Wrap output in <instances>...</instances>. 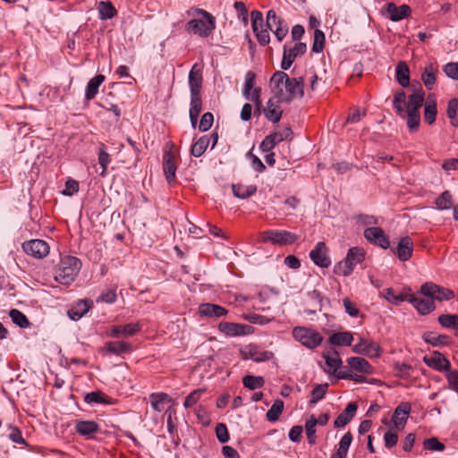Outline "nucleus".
I'll use <instances>...</instances> for the list:
<instances>
[{
    "instance_id": "f257e3e1",
    "label": "nucleus",
    "mask_w": 458,
    "mask_h": 458,
    "mask_svg": "<svg viewBox=\"0 0 458 458\" xmlns=\"http://www.w3.org/2000/svg\"><path fill=\"white\" fill-rule=\"evenodd\" d=\"M194 13L203 17L201 19H193L189 21L185 29L188 32L198 35L201 38H208L216 29L215 17L206 10L197 8Z\"/></svg>"
},
{
    "instance_id": "f03ea898",
    "label": "nucleus",
    "mask_w": 458,
    "mask_h": 458,
    "mask_svg": "<svg viewBox=\"0 0 458 458\" xmlns=\"http://www.w3.org/2000/svg\"><path fill=\"white\" fill-rule=\"evenodd\" d=\"M81 268V260L72 256H66L60 261L55 278L62 284L69 285L76 278Z\"/></svg>"
},
{
    "instance_id": "7ed1b4c3",
    "label": "nucleus",
    "mask_w": 458,
    "mask_h": 458,
    "mask_svg": "<svg viewBox=\"0 0 458 458\" xmlns=\"http://www.w3.org/2000/svg\"><path fill=\"white\" fill-rule=\"evenodd\" d=\"M365 250L360 247H352L349 249L345 259L338 262L334 267V273L338 276H350L355 266L360 264L365 259Z\"/></svg>"
},
{
    "instance_id": "20e7f679",
    "label": "nucleus",
    "mask_w": 458,
    "mask_h": 458,
    "mask_svg": "<svg viewBox=\"0 0 458 458\" xmlns=\"http://www.w3.org/2000/svg\"><path fill=\"white\" fill-rule=\"evenodd\" d=\"M293 338L309 349H315L323 341V336L318 331L306 327H295L293 329Z\"/></svg>"
},
{
    "instance_id": "39448f33",
    "label": "nucleus",
    "mask_w": 458,
    "mask_h": 458,
    "mask_svg": "<svg viewBox=\"0 0 458 458\" xmlns=\"http://www.w3.org/2000/svg\"><path fill=\"white\" fill-rule=\"evenodd\" d=\"M263 242L276 245H290L298 240V235L285 230H267L261 234Z\"/></svg>"
},
{
    "instance_id": "423d86ee",
    "label": "nucleus",
    "mask_w": 458,
    "mask_h": 458,
    "mask_svg": "<svg viewBox=\"0 0 458 458\" xmlns=\"http://www.w3.org/2000/svg\"><path fill=\"white\" fill-rule=\"evenodd\" d=\"M420 293L428 298L442 301L454 298V292L432 282L425 283L420 287Z\"/></svg>"
},
{
    "instance_id": "0eeeda50",
    "label": "nucleus",
    "mask_w": 458,
    "mask_h": 458,
    "mask_svg": "<svg viewBox=\"0 0 458 458\" xmlns=\"http://www.w3.org/2000/svg\"><path fill=\"white\" fill-rule=\"evenodd\" d=\"M411 407L409 403H402L398 405L393 414L392 421L386 419L382 420V423L387 425L392 429L403 430L406 425Z\"/></svg>"
},
{
    "instance_id": "6e6552de",
    "label": "nucleus",
    "mask_w": 458,
    "mask_h": 458,
    "mask_svg": "<svg viewBox=\"0 0 458 458\" xmlns=\"http://www.w3.org/2000/svg\"><path fill=\"white\" fill-rule=\"evenodd\" d=\"M24 252L34 259H41L49 253V245L47 242L39 239L27 241L22 243Z\"/></svg>"
},
{
    "instance_id": "1a4fd4ad",
    "label": "nucleus",
    "mask_w": 458,
    "mask_h": 458,
    "mask_svg": "<svg viewBox=\"0 0 458 458\" xmlns=\"http://www.w3.org/2000/svg\"><path fill=\"white\" fill-rule=\"evenodd\" d=\"M352 352L370 358L378 357L381 354V347L376 342L360 337L359 342L352 346Z\"/></svg>"
},
{
    "instance_id": "9d476101",
    "label": "nucleus",
    "mask_w": 458,
    "mask_h": 458,
    "mask_svg": "<svg viewBox=\"0 0 458 458\" xmlns=\"http://www.w3.org/2000/svg\"><path fill=\"white\" fill-rule=\"evenodd\" d=\"M241 355L243 360H252L256 362L270 360L274 358V353L269 351H262L255 344H249L241 350Z\"/></svg>"
},
{
    "instance_id": "9b49d317",
    "label": "nucleus",
    "mask_w": 458,
    "mask_h": 458,
    "mask_svg": "<svg viewBox=\"0 0 458 458\" xmlns=\"http://www.w3.org/2000/svg\"><path fill=\"white\" fill-rule=\"evenodd\" d=\"M307 51V46L305 43L298 42L295 43V45L291 47L287 48V47L284 46V55H283V60L281 63V68L284 71L288 70L294 60L302 55L305 54Z\"/></svg>"
},
{
    "instance_id": "f8f14e48",
    "label": "nucleus",
    "mask_w": 458,
    "mask_h": 458,
    "mask_svg": "<svg viewBox=\"0 0 458 458\" xmlns=\"http://www.w3.org/2000/svg\"><path fill=\"white\" fill-rule=\"evenodd\" d=\"M286 94L283 93L280 100L290 102L295 98H302L303 96V79L302 77L289 78L285 86Z\"/></svg>"
},
{
    "instance_id": "ddd939ff",
    "label": "nucleus",
    "mask_w": 458,
    "mask_h": 458,
    "mask_svg": "<svg viewBox=\"0 0 458 458\" xmlns=\"http://www.w3.org/2000/svg\"><path fill=\"white\" fill-rule=\"evenodd\" d=\"M364 237L369 242L377 245L383 249H387L390 245L389 238L382 228L371 226L364 230Z\"/></svg>"
},
{
    "instance_id": "4468645a",
    "label": "nucleus",
    "mask_w": 458,
    "mask_h": 458,
    "mask_svg": "<svg viewBox=\"0 0 458 458\" xmlns=\"http://www.w3.org/2000/svg\"><path fill=\"white\" fill-rule=\"evenodd\" d=\"M328 250L324 242H318L315 248L310 252V259L318 267L327 268L331 265L328 257Z\"/></svg>"
},
{
    "instance_id": "2eb2a0df",
    "label": "nucleus",
    "mask_w": 458,
    "mask_h": 458,
    "mask_svg": "<svg viewBox=\"0 0 458 458\" xmlns=\"http://www.w3.org/2000/svg\"><path fill=\"white\" fill-rule=\"evenodd\" d=\"M218 329L228 336L246 335L251 332L250 326L233 322H220Z\"/></svg>"
},
{
    "instance_id": "dca6fc26",
    "label": "nucleus",
    "mask_w": 458,
    "mask_h": 458,
    "mask_svg": "<svg viewBox=\"0 0 458 458\" xmlns=\"http://www.w3.org/2000/svg\"><path fill=\"white\" fill-rule=\"evenodd\" d=\"M423 361L429 368L437 371H448L450 369L449 360L440 352H434L431 355H426Z\"/></svg>"
},
{
    "instance_id": "f3484780",
    "label": "nucleus",
    "mask_w": 458,
    "mask_h": 458,
    "mask_svg": "<svg viewBox=\"0 0 458 458\" xmlns=\"http://www.w3.org/2000/svg\"><path fill=\"white\" fill-rule=\"evenodd\" d=\"M408 301L411 302L421 315L428 314L436 308L434 301L430 298L423 299L411 293V292L409 293Z\"/></svg>"
},
{
    "instance_id": "a211bd4d",
    "label": "nucleus",
    "mask_w": 458,
    "mask_h": 458,
    "mask_svg": "<svg viewBox=\"0 0 458 458\" xmlns=\"http://www.w3.org/2000/svg\"><path fill=\"white\" fill-rule=\"evenodd\" d=\"M140 325L139 323H128L126 325L113 326L107 332V335L111 337L132 336L140 330Z\"/></svg>"
},
{
    "instance_id": "6ab92c4d",
    "label": "nucleus",
    "mask_w": 458,
    "mask_h": 458,
    "mask_svg": "<svg viewBox=\"0 0 458 458\" xmlns=\"http://www.w3.org/2000/svg\"><path fill=\"white\" fill-rule=\"evenodd\" d=\"M228 310L217 304L202 303L199 306V314L204 318H221L227 315Z\"/></svg>"
},
{
    "instance_id": "aec40b11",
    "label": "nucleus",
    "mask_w": 458,
    "mask_h": 458,
    "mask_svg": "<svg viewBox=\"0 0 458 458\" xmlns=\"http://www.w3.org/2000/svg\"><path fill=\"white\" fill-rule=\"evenodd\" d=\"M386 11L388 13V18L392 21H398L411 15V7L407 4L396 6L394 3H388L386 5Z\"/></svg>"
},
{
    "instance_id": "412c9836",
    "label": "nucleus",
    "mask_w": 458,
    "mask_h": 458,
    "mask_svg": "<svg viewBox=\"0 0 458 458\" xmlns=\"http://www.w3.org/2000/svg\"><path fill=\"white\" fill-rule=\"evenodd\" d=\"M413 242L409 236L402 237L394 251L401 261H407L412 256Z\"/></svg>"
},
{
    "instance_id": "4be33fe9",
    "label": "nucleus",
    "mask_w": 458,
    "mask_h": 458,
    "mask_svg": "<svg viewBox=\"0 0 458 458\" xmlns=\"http://www.w3.org/2000/svg\"><path fill=\"white\" fill-rule=\"evenodd\" d=\"M174 159V155L171 150L164 153L163 170L168 183L174 182L175 178L176 165Z\"/></svg>"
},
{
    "instance_id": "5701e85b",
    "label": "nucleus",
    "mask_w": 458,
    "mask_h": 458,
    "mask_svg": "<svg viewBox=\"0 0 458 458\" xmlns=\"http://www.w3.org/2000/svg\"><path fill=\"white\" fill-rule=\"evenodd\" d=\"M75 429L79 435L90 438L94 433L100 430V427L94 420H78L75 421Z\"/></svg>"
},
{
    "instance_id": "b1692460",
    "label": "nucleus",
    "mask_w": 458,
    "mask_h": 458,
    "mask_svg": "<svg viewBox=\"0 0 458 458\" xmlns=\"http://www.w3.org/2000/svg\"><path fill=\"white\" fill-rule=\"evenodd\" d=\"M358 405L355 403H349L343 412L334 421L335 428H342L347 425L355 416Z\"/></svg>"
},
{
    "instance_id": "393cba45",
    "label": "nucleus",
    "mask_w": 458,
    "mask_h": 458,
    "mask_svg": "<svg viewBox=\"0 0 458 458\" xmlns=\"http://www.w3.org/2000/svg\"><path fill=\"white\" fill-rule=\"evenodd\" d=\"M132 350L131 344L124 341H114L108 342L104 346V351L106 353L122 355L123 353H129Z\"/></svg>"
},
{
    "instance_id": "a878e982",
    "label": "nucleus",
    "mask_w": 458,
    "mask_h": 458,
    "mask_svg": "<svg viewBox=\"0 0 458 458\" xmlns=\"http://www.w3.org/2000/svg\"><path fill=\"white\" fill-rule=\"evenodd\" d=\"M189 86L191 94L200 93L202 86V72L194 64L189 73Z\"/></svg>"
},
{
    "instance_id": "bb28decb",
    "label": "nucleus",
    "mask_w": 458,
    "mask_h": 458,
    "mask_svg": "<svg viewBox=\"0 0 458 458\" xmlns=\"http://www.w3.org/2000/svg\"><path fill=\"white\" fill-rule=\"evenodd\" d=\"M279 101H281L280 98L278 100L270 98L267 108L264 109L265 116L272 123H278L281 119L283 111L278 106Z\"/></svg>"
},
{
    "instance_id": "cd10ccee",
    "label": "nucleus",
    "mask_w": 458,
    "mask_h": 458,
    "mask_svg": "<svg viewBox=\"0 0 458 458\" xmlns=\"http://www.w3.org/2000/svg\"><path fill=\"white\" fill-rule=\"evenodd\" d=\"M105 79L104 75L98 74L89 81L85 89V99L87 101L93 99L97 96L98 88L104 82Z\"/></svg>"
},
{
    "instance_id": "c85d7f7f",
    "label": "nucleus",
    "mask_w": 458,
    "mask_h": 458,
    "mask_svg": "<svg viewBox=\"0 0 458 458\" xmlns=\"http://www.w3.org/2000/svg\"><path fill=\"white\" fill-rule=\"evenodd\" d=\"M92 306L91 301L81 300L68 311V316L72 320H79L85 315Z\"/></svg>"
},
{
    "instance_id": "c756f323",
    "label": "nucleus",
    "mask_w": 458,
    "mask_h": 458,
    "mask_svg": "<svg viewBox=\"0 0 458 458\" xmlns=\"http://www.w3.org/2000/svg\"><path fill=\"white\" fill-rule=\"evenodd\" d=\"M348 365L354 370L365 374H372L373 368L369 361L361 357H351L347 359Z\"/></svg>"
},
{
    "instance_id": "7c9ffc66",
    "label": "nucleus",
    "mask_w": 458,
    "mask_h": 458,
    "mask_svg": "<svg viewBox=\"0 0 458 458\" xmlns=\"http://www.w3.org/2000/svg\"><path fill=\"white\" fill-rule=\"evenodd\" d=\"M395 78L402 87L406 88L409 86L410 69L405 62L401 61L397 64L395 68Z\"/></svg>"
},
{
    "instance_id": "2f4dec72",
    "label": "nucleus",
    "mask_w": 458,
    "mask_h": 458,
    "mask_svg": "<svg viewBox=\"0 0 458 458\" xmlns=\"http://www.w3.org/2000/svg\"><path fill=\"white\" fill-rule=\"evenodd\" d=\"M287 81H289V76L284 72H276L270 79V84L276 89V93L279 95V98H281L283 95V88L286 86Z\"/></svg>"
},
{
    "instance_id": "473e14b6",
    "label": "nucleus",
    "mask_w": 458,
    "mask_h": 458,
    "mask_svg": "<svg viewBox=\"0 0 458 458\" xmlns=\"http://www.w3.org/2000/svg\"><path fill=\"white\" fill-rule=\"evenodd\" d=\"M437 72V68L433 64H429L424 68L421 74V81L428 90L432 89L436 83Z\"/></svg>"
},
{
    "instance_id": "72a5a7b5",
    "label": "nucleus",
    "mask_w": 458,
    "mask_h": 458,
    "mask_svg": "<svg viewBox=\"0 0 458 458\" xmlns=\"http://www.w3.org/2000/svg\"><path fill=\"white\" fill-rule=\"evenodd\" d=\"M424 92L421 88L409 96V101L406 103V110L411 112H420V108L424 102Z\"/></svg>"
},
{
    "instance_id": "f704fd0d",
    "label": "nucleus",
    "mask_w": 458,
    "mask_h": 458,
    "mask_svg": "<svg viewBox=\"0 0 458 458\" xmlns=\"http://www.w3.org/2000/svg\"><path fill=\"white\" fill-rule=\"evenodd\" d=\"M393 106L396 113L404 117L406 114V95L403 89H399L394 93Z\"/></svg>"
},
{
    "instance_id": "c9c22d12",
    "label": "nucleus",
    "mask_w": 458,
    "mask_h": 458,
    "mask_svg": "<svg viewBox=\"0 0 458 458\" xmlns=\"http://www.w3.org/2000/svg\"><path fill=\"white\" fill-rule=\"evenodd\" d=\"M410 292H411L410 288H407V289L404 288L403 293H401L399 295H395L394 293V290L392 288H387L385 290L384 297L388 302H390L393 305L397 306L401 302H403L404 301H408V296H409Z\"/></svg>"
},
{
    "instance_id": "e433bc0d",
    "label": "nucleus",
    "mask_w": 458,
    "mask_h": 458,
    "mask_svg": "<svg viewBox=\"0 0 458 458\" xmlns=\"http://www.w3.org/2000/svg\"><path fill=\"white\" fill-rule=\"evenodd\" d=\"M233 193L236 198L246 199L257 191L255 185H244L242 183L233 184Z\"/></svg>"
},
{
    "instance_id": "4c0bfd02",
    "label": "nucleus",
    "mask_w": 458,
    "mask_h": 458,
    "mask_svg": "<svg viewBox=\"0 0 458 458\" xmlns=\"http://www.w3.org/2000/svg\"><path fill=\"white\" fill-rule=\"evenodd\" d=\"M353 340V335L350 332L335 333L329 337V342L333 345H346L350 346Z\"/></svg>"
},
{
    "instance_id": "58836bf2",
    "label": "nucleus",
    "mask_w": 458,
    "mask_h": 458,
    "mask_svg": "<svg viewBox=\"0 0 458 458\" xmlns=\"http://www.w3.org/2000/svg\"><path fill=\"white\" fill-rule=\"evenodd\" d=\"M84 402L88 404L110 403L109 397L100 391H94L85 394Z\"/></svg>"
},
{
    "instance_id": "ea45409f",
    "label": "nucleus",
    "mask_w": 458,
    "mask_h": 458,
    "mask_svg": "<svg viewBox=\"0 0 458 458\" xmlns=\"http://www.w3.org/2000/svg\"><path fill=\"white\" fill-rule=\"evenodd\" d=\"M98 10L99 18L101 20L112 19L117 13L114 6L109 1L99 2Z\"/></svg>"
},
{
    "instance_id": "a19ab883",
    "label": "nucleus",
    "mask_w": 458,
    "mask_h": 458,
    "mask_svg": "<svg viewBox=\"0 0 458 458\" xmlns=\"http://www.w3.org/2000/svg\"><path fill=\"white\" fill-rule=\"evenodd\" d=\"M209 145V138L207 135L200 137L191 147V153L196 157H201Z\"/></svg>"
},
{
    "instance_id": "79ce46f5",
    "label": "nucleus",
    "mask_w": 458,
    "mask_h": 458,
    "mask_svg": "<svg viewBox=\"0 0 458 458\" xmlns=\"http://www.w3.org/2000/svg\"><path fill=\"white\" fill-rule=\"evenodd\" d=\"M425 342L433 346L447 345L450 343V337L445 335H435L434 333H426L423 335Z\"/></svg>"
},
{
    "instance_id": "37998d69",
    "label": "nucleus",
    "mask_w": 458,
    "mask_h": 458,
    "mask_svg": "<svg viewBox=\"0 0 458 458\" xmlns=\"http://www.w3.org/2000/svg\"><path fill=\"white\" fill-rule=\"evenodd\" d=\"M437 321L443 327L458 330V314H442Z\"/></svg>"
},
{
    "instance_id": "c03bdc74",
    "label": "nucleus",
    "mask_w": 458,
    "mask_h": 458,
    "mask_svg": "<svg viewBox=\"0 0 458 458\" xmlns=\"http://www.w3.org/2000/svg\"><path fill=\"white\" fill-rule=\"evenodd\" d=\"M242 384L244 387L250 390H255L261 388L265 384V380L262 377L259 376L247 375L242 378Z\"/></svg>"
},
{
    "instance_id": "a18cd8bd",
    "label": "nucleus",
    "mask_w": 458,
    "mask_h": 458,
    "mask_svg": "<svg viewBox=\"0 0 458 458\" xmlns=\"http://www.w3.org/2000/svg\"><path fill=\"white\" fill-rule=\"evenodd\" d=\"M284 410V402L280 399L276 400L270 409L267 411L266 416L268 421H276Z\"/></svg>"
},
{
    "instance_id": "49530a36",
    "label": "nucleus",
    "mask_w": 458,
    "mask_h": 458,
    "mask_svg": "<svg viewBox=\"0 0 458 458\" xmlns=\"http://www.w3.org/2000/svg\"><path fill=\"white\" fill-rule=\"evenodd\" d=\"M316 426L317 422L315 420V416L311 415L305 423L306 436L310 445H314L317 441Z\"/></svg>"
},
{
    "instance_id": "de8ad7c7",
    "label": "nucleus",
    "mask_w": 458,
    "mask_h": 458,
    "mask_svg": "<svg viewBox=\"0 0 458 458\" xmlns=\"http://www.w3.org/2000/svg\"><path fill=\"white\" fill-rule=\"evenodd\" d=\"M152 408L156 411H162L165 409V401L168 399V395L165 393H155L149 395Z\"/></svg>"
},
{
    "instance_id": "09e8293b",
    "label": "nucleus",
    "mask_w": 458,
    "mask_h": 458,
    "mask_svg": "<svg viewBox=\"0 0 458 458\" xmlns=\"http://www.w3.org/2000/svg\"><path fill=\"white\" fill-rule=\"evenodd\" d=\"M328 386L327 383L316 385L311 392L310 404H316L318 401L322 400L327 392Z\"/></svg>"
},
{
    "instance_id": "8fccbe9b",
    "label": "nucleus",
    "mask_w": 458,
    "mask_h": 458,
    "mask_svg": "<svg viewBox=\"0 0 458 458\" xmlns=\"http://www.w3.org/2000/svg\"><path fill=\"white\" fill-rule=\"evenodd\" d=\"M9 316L12 318V321L21 328H27L30 325L27 317L16 309L11 310Z\"/></svg>"
},
{
    "instance_id": "3c124183",
    "label": "nucleus",
    "mask_w": 458,
    "mask_h": 458,
    "mask_svg": "<svg viewBox=\"0 0 458 458\" xmlns=\"http://www.w3.org/2000/svg\"><path fill=\"white\" fill-rule=\"evenodd\" d=\"M436 207L439 210L449 209L453 206L452 195L448 191H445L435 201Z\"/></svg>"
},
{
    "instance_id": "603ef678",
    "label": "nucleus",
    "mask_w": 458,
    "mask_h": 458,
    "mask_svg": "<svg viewBox=\"0 0 458 458\" xmlns=\"http://www.w3.org/2000/svg\"><path fill=\"white\" fill-rule=\"evenodd\" d=\"M284 25V21L280 17L276 16L274 10H269L267 12L266 27H267L270 30H273L276 28L283 27Z\"/></svg>"
},
{
    "instance_id": "864d4df0",
    "label": "nucleus",
    "mask_w": 458,
    "mask_h": 458,
    "mask_svg": "<svg viewBox=\"0 0 458 458\" xmlns=\"http://www.w3.org/2000/svg\"><path fill=\"white\" fill-rule=\"evenodd\" d=\"M403 118L407 119V126L411 131L418 130L420 122V112H411L406 110V114Z\"/></svg>"
},
{
    "instance_id": "5fc2aeb1",
    "label": "nucleus",
    "mask_w": 458,
    "mask_h": 458,
    "mask_svg": "<svg viewBox=\"0 0 458 458\" xmlns=\"http://www.w3.org/2000/svg\"><path fill=\"white\" fill-rule=\"evenodd\" d=\"M110 162H111L110 155L106 151L105 146H102L99 148V153H98V163L102 167L100 175L102 177H105L106 175L107 166Z\"/></svg>"
},
{
    "instance_id": "6e6d98bb",
    "label": "nucleus",
    "mask_w": 458,
    "mask_h": 458,
    "mask_svg": "<svg viewBox=\"0 0 458 458\" xmlns=\"http://www.w3.org/2000/svg\"><path fill=\"white\" fill-rule=\"evenodd\" d=\"M394 375L401 378H407L411 375L412 367L407 363H395L394 366Z\"/></svg>"
},
{
    "instance_id": "4d7b16f0",
    "label": "nucleus",
    "mask_w": 458,
    "mask_h": 458,
    "mask_svg": "<svg viewBox=\"0 0 458 458\" xmlns=\"http://www.w3.org/2000/svg\"><path fill=\"white\" fill-rule=\"evenodd\" d=\"M352 441V435L351 432L345 433L339 442V447L337 452L335 453L338 455L346 456L348 449Z\"/></svg>"
},
{
    "instance_id": "13d9d810",
    "label": "nucleus",
    "mask_w": 458,
    "mask_h": 458,
    "mask_svg": "<svg viewBox=\"0 0 458 458\" xmlns=\"http://www.w3.org/2000/svg\"><path fill=\"white\" fill-rule=\"evenodd\" d=\"M437 116V105L433 101L432 103L427 102L424 110V119L428 124H432L436 121Z\"/></svg>"
},
{
    "instance_id": "bf43d9fd",
    "label": "nucleus",
    "mask_w": 458,
    "mask_h": 458,
    "mask_svg": "<svg viewBox=\"0 0 458 458\" xmlns=\"http://www.w3.org/2000/svg\"><path fill=\"white\" fill-rule=\"evenodd\" d=\"M325 43V34L322 30L316 29L314 31V42L312 46V51L315 53H320L323 50Z\"/></svg>"
},
{
    "instance_id": "052dcab7",
    "label": "nucleus",
    "mask_w": 458,
    "mask_h": 458,
    "mask_svg": "<svg viewBox=\"0 0 458 458\" xmlns=\"http://www.w3.org/2000/svg\"><path fill=\"white\" fill-rule=\"evenodd\" d=\"M202 110V100L200 93L191 94V107L189 114H199Z\"/></svg>"
},
{
    "instance_id": "680f3d73",
    "label": "nucleus",
    "mask_w": 458,
    "mask_h": 458,
    "mask_svg": "<svg viewBox=\"0 0 458 458\" xmlns=\"http://www.w3.org/2000/svg\"><path fill=\"white\" fill-rule=\"evenodd\" d=\"M256 75L253 72L249 71L245 76V83L243 88V96L246 99H250V90L253 89L255 84Z\"/></svg>"
},
{
    "instance_id": "e2e57ef3",
    "label": "nucleus",
    "mask_w": 458,
    "mask_h": 458,
    "mask_svg": "<svg viewBox=\"0 0 458 458\" xmlns=\"http://www.w3.org/2000/svg\"><path fill=\"white\" fill-rule=\"evenodd\" d=\"M205 393V389H201V388H199V389H196L194 391H192L186 398H185V401H184V407L185 408H191L192 407L194 404H196L198 403V401L199 400V398L201 397V395Z\"/></svg>"
},
{
    "instance_id": "0e129e2a",
    "label": "nucleus",
    "mask_w": 458,
    "mask_h": 458,
    "mask_svg": "<svg viewBox=\"0 0 458 458\" xmlns=\"http://www.w3.org/2000/svg\"><path fill=\"white\" fill-rule=\"evenodd\" d=\"M423 446L426 450L430 451H444L445 446L443 443L439 442L437 437L427 438L423 442Z\"/></svg>"
},
{
    "instance_id": "69168bd1",
    "label": "nucleus",
    "mask_w": 458,
    "mask_h": 458,
    "mask_svg": "<svg viewBox=\"0 0 458 458\" xmlns=\"http://www.w3.org/2000/svg\"><path fill=\"white\" fill-rule=\"evenodd\" d=\"M216 436L217 440L222 444H225L229 441L230 437L225 424L218 423L216 426Z\"/></svg>"
},
{
    "instance_id": "338daca9",
    "label": "nucleus",
    "mask_w": 458,
    "mask_h": 458,
    "mask_svg": "<svg viewBox=\"0 0 458 458\" xmlns=\"http://www.w3.org/2000/svg\"><path fill=\"white\" fill-rule=\"evenodd\" d=\"M214 122V116L210 112L205 113L199 121V130L202 132L208 131Z\"/></svg>"
},
{
    "instance_id": "774afa93",
    "label": "nucleus",
    "mask_w": 458,
    "mask_h": 458,
    "mask_svg": "<svg viewBox=\"0 0 458 458\" xmlns=\"http://www.w3.org/2000/svg\"><path fill=\"white\" fill-rule=\"evenodd\" d=\"M446 379L449 388L458 393V370H448Z\"/></svg>"
}]
</instances>
